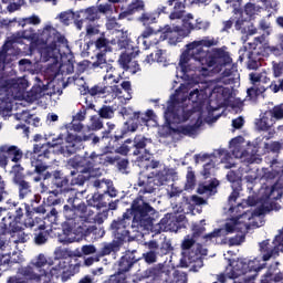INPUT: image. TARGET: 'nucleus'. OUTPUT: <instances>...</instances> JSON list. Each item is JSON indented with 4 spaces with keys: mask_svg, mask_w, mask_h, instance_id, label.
<instances>
[{
    "mask_svg": "<svg viewBox=\"0 0 283 283\" xmlns=\"http://www.w3.org/2000/svg\"><path fill=\"white\" fill-rule=\"evenodd\" d=\"M167 181H169V174L165 170L153 171L148 176H143L138 178L137 185L140 187L138 191V196L133 200L132 207L135 212L136 219L143 220L153 219L155 221V217L157 214L156 209L147 201L145 198L146 193H155L157 187L164 186Z\"/></svg>",
    "mask_w": 283,
    "mask_h": 283,
    "instance_id": "obj_1",
    "label": "nucleus"
},
{
    "mask_svg": "<svg viewBox=\"0 0 283 283\" xmlns=\"http://www.w3.org/2000/svg\"><path fill=\"white\" fill-rule=\"evenodd\" d=\"M189 103L192 107L185 105H178L179 98L177 95H171L170 101L168 102L167 109L165 112V117L167 122L174 124H180L187 122L195 113H201L202 106L205 104L203 95L200 94L199 90H193L188 96Z\"/></svg>",
    "mask_w": 283,
    "mask_h": 283,
    "instance_id": "obj_2",
    "label": "nucleus"
},
{
    "mask_svg": "<svg viewBox=\"0 0 283 283\" xmlns=\"http://www.w3.org/2000/svg\"><path fill=\"white\" fill-rule=\"evenodd\" d=\"M154 221L155 220L151 218H136V213L133 211V206H130V209H127L122 217L117 218L111 223V231L115 238V241L123 245L124 242L129 241L130 239V222L132 228H135L139 231H148L153 228Z\"/></svg>",
    "mask_w": 283,
    "mask_h": 283,
    "instance_id": "obj_3",
    "label": "nucleus"
},
{
    "mask_svg": "<svg viewBox=\"0 0 283 283\" xmlns=\"http://www.w3.org/2000/svg\"><path fill=\"white\" fill-rule=\"evenodd\" d=\"M80 200L76 191L72 195L67 196V203L63 207V214L65 218V222L63 226V242L73 243L80 240L76 235H73L76 227L81 223L83 216L87 212V206L85 202L76 203Z\"/></svg>",
    "mask_w": 283,
    "mask_h": 283,
    "instance_id": "obj_4",
    "label": "nucleus"
},
{
    "mask_svg": "<svg viewBox=\"0 0 283 283\" xmlns=\"http://www.w3.org/2000/svg\"><path fill=\"white\" fill-rule=\"evenodd\" d=\"M64 143L63 135H59L49 143H36L33 145L32 150H28L24 154L27 159H30L31 166L34 168L33 172L36 175H42L45 170L50 168L49 160L51 159L52 153L51 148H55Z\"/></svg>",
    "mask_w": 283,
    "mask_h": 283,
    "instance_id": "obj_5",
    "label": "nucleus"
},
{
    "mask_svg": "<svg viewBox=\"0 0 283 283\" xmlns=\"http://www.w3.org/2000/svg\"><path fill=\"white\" fill-rule=\"evenodd\" d=\"M21 38L35 44L41 42L42 44L46 45L49 51L52 52L59 50L61 45L67 44L65 36L59 33L51 25H46L41 34L35 33V31L32 29L24 30L21 34Z\"/></svg>",
    "mask_w": 283,
    "mask_h": 283,
    "instance_id": "obj_6",
    "label": "nucleus"
},
{
    "mask_svg": "<svg viewBox=\"0 0 283 283\" xmlns=\"http://www.w3.org/2000/svg\"><path fill=\"white\" fill-rule=\"evenodd\" d=\"M24 217L31 219L29 203H13L9 207L7 217L1 219L2 228L9 232H17L21 229L19 224L23 221Z\"/></svg>",
    "mask_w": 283,
    "mask_h": 283,
    "instance_id": "obj_7",
    "label": "nucleus"
},
{
    "mask_svg": "<svg viewBox=\"0 0 283 283\" xmlns=\"http://www.w3.org/2000/svg\"><path fill=\"white\" fill-rule=\"evenodd\" d=\"M80 263L69 264V262L61 260L55 266H52L49 271H43L42 283H54L53 277H62L63 282H66L71 276L80 272Z\"/></svg>",
    "mask_w": 283,
    "mask_h": 283,
    "instance_id": "obj_8",
    "label": "nucleus"
},
{
    "mask_svg": "<svg viewBox=\"0 0 283 283\" xmlns=\"http://www.w3.org/2000/svg\"><path fill=\"white\" fill-rule=\"evenodd\" d=\"M196 238H190L187 235L182 243L181 249L184 250L182 254L188 259L190 263L198 262L199 268L203 265L202 255H207L208 250L203 248L202 244H196Z\"/></svg>",
    "mask_w": 283,
    "mask_h": 283,
    "instance_id": "obj_9",
    "label": "nucleus"
},
{
    "mask_svg": "<svg viewBox=\"0 0 283 283\" xmlns=\"http://www.w3.org/2000/svg\"><path fill=\"white\" fill-rule=\"evenodd\" d=\"M95 212L87 207V212L82 216V221L73 231V235H76L78 239L83 237H87L93 230H96V227H91L88 223L92 221L102 223L103 220L99 218V213L94 216Z\"/></svg>",
    "mask_w": 283,
    "mask_h": 283,
    "instance_id": "obj_10",
    "label": "nucleus"
},
{
    "mask_svg": "<svg viewBox=\"0 0 283 283\" xmlns=\"http://www.w3.org/2000/svg\"><path fill=\"white\" fill-rule=\"evenodd\" d=\"M260 247L264 261L277 258L280 252L283 251V229L280 231V234L275 237L272 245L270 244V240H264L261 242Z\"/></svg>",
    "mask_w": 283,
    "mask_h": 283,
    "instance_id": "obj_11",
    "label": "nucleus"
},
{
    "mask_svg": "<svg viewBox=\"0 0 283 283\" xmlns=\"http://www.w3.org/2000/svg\"><path fill=\"white\" fill-rule=\"evenodd\" d=\"M91 140V136L87 135H77L69 133L65 137V146L61 150L67 156L76 154L78 150L84 149V143Z\"/></svg>",
    "mask_w": 283,
    "mask_h": 283,
    "instance_id": "obj_12",
    "label": "nucleus"
},
{
    "mask_svg": "<svg viewBox=\"0 0 283 283\" xmlns=\"http://www.w3.org/2000/svg\"><path fill=\"white\" fill-rule=\"evenodd\" d=\"M24 168L21 165L12 166V182L17 186L19 190V198L24 199L28 195L32 192V186L27 181L23 175Z\"/></svg>",
    "mask_w": 283,
    "mask_h": 283,
    "instance_id": "obj_13",
    "label": "nucleus"
},
{
    "mask_svg": "<svg viewBox=\"0 0 283 283\" xmlns=\"http://www.w3.org/2000/svg\"><path fill=\"white\" fill-rule=\"evenodd\" d=\"M260 252L262 254L261 258H255L253 260H250L248 263H241V269L238 270V273L240 275H245L248 273H253L248 276V280H254L258 276V273L263 270L266 266V261L263 259L264 254L261 251V245H260Z\"/></svg>",
    "mask_w": 283,
    "mask_h": 283,
    "instance_id": "obj_14",
    "label": "nucleus"
},
{
    "mask_svg": "<svg viewBox=\"0 0 283 283\" xmlns=\"http://www.w3.org/2000/svg\"><path fill=\"white\" fill-rule=\"evenodd\" d=\"M202 66H226L231 63L230 54L222 49H216L212 54H208L202 60Z\"/></svg>",
    "mask_w": 283,
    "mask_h": 283,
    "instance_id": "obj_15",
    "label": "nucleus"
},
{
    "mask_svg": "<svg viewBox=\"0 0 283 283\" xmlns=\"http://www.w3.org/2000/svg\"><path fill=\"white\" fill-rule=\"evenodd\" d=\"M160 38L156 42H163L168 40V43L170 45H176L177 43L181 42L185 38H187L182 32L180 27H174L165 25L160 31Z\"/></svg>",
    "mask_w": 283,
    "mask_h": 283,
    "instance_id": "obj_16",
    "label": "nucleus"
},
{
    "mask_svg": "<svg viewBox=\"0 0 283 283\" xmlns=\"http://www.w3.org/2000/svg\"><path fill=\"white\" fill-rule=\"evenodd\" d=\"M164 7H172L168 15L170 20H180L186 14V0H159Z\"/></svg>",
    "mask_w": 283,
    "mask_h": 283,
    "instance_id": "obj_17",
    "label": "nucleus"
},
{
    "mask_svg": "<svg viewBox=\"0 0 283 283\" xmlns=\"http://www.w3.org/2000/svg\"><path fill=\"white\" fill-rule=\"evenodd\" d=\"M52 185L61 192L66 196H72L76 192L71 188L70 176L65 175L62 170H54V177Z\"/></svg>",
    "mask_w": 283,
    "mask_h": 283,
    "instance_id": "obj_18",
    "label": "nucleus"
},
{
    "mask_svg": "<svg viewBox=\"0 0 283 283\" xmlns=\"http://www.w3.org/2000/svg\"><path fill=\"white\" fill-rule=\"evenodd\" d=\"M0 155L4 158L1 168H6L8 166L9 159L15 163V165H20L18 163H20L23 157L22 150L13 145H2L0 147Z\"/></svg>",
    "mask_w": 283,
    "mask_h": 283,
    "instance_id": "obj_19",
    "label": "nucleus"
},
{
    "mask_svg": "<svg viewBox=\"0 0 283 283\" xmlns=\"http://www.w3.org/2000/svg\"><path fill=\"white\" fill-rule=\"evenodd\" d=\"M137 250H127L125 254L118 261V269L119 273L125 274L126 272L130 271L132 268L142 260L140 256L136 255Z\"/></svg>",
    "mask_w": 283,
    "mask_h": 283,
    "instance_id": "obj_20",
    "label": "nucleus"
},
{
    "mask_svg": "<svg viewBox=\"0 0 283 283\" xmlns=\"http://www.w3.org/2000/svg\"><path fill=\"white\" fill-rule=\"evenodd\" d=\"M163 14H169V8L165 7L164 4H159L158 8L154 11H144L138 21L145 27H149L150 24L157 23V20Z\"/></svg>",
    "mask_w": 283,
    "mask_h": 283,
    "instance_id": "obj_21",
    "label": "nucleus"
},
{
    "mask_svg": "<svg viewBox=\"0 0 283 283\" xmlns=\"http://www.w3.org/2000/svg\"><path fill=\"white\" fill-rule=\"evenodd\" d=\"M91 48H94V53L107 54L113 51L111 41L106 38L105 33L102 32L98 36L90 41Z\"/></svg>",
    "mask_w": 283,
    "mask_h": 283,
    "instance_id": "obj_22",
    "label": "nucleus"
},
{
    "mask_svg": "<svg viewBox=\"0 0 283 283\" xmlns=\"http://www.w3.org/2000/svg\"><path fill=\"white\" fill-rule=\"evenodd\" d=\"M264 40H265L264 36L255 38V40H254L255 48L249 55V62H248L249 70H258L261 66L260 61L262 60L261 56H263V54H261L258 51V46H259V49H261V46H263Z\"/></svg>",
    "mask_w": 283,
    "mask_h": 283,
    "instance_id": "obj_23",
    "label": "nucleus"
},
{
    "mask_svg": "<svg viewBox=\"0 0 283 283\" xmlns=\"http://www.w3.org/2000/svg\"><path fill=\"white\" fill-rule=\"evenodd\" d=\"M70 165L80 172L90 174L93 170V163L87 159V151L84 156L76 155L70 160Z\"/></svg>",
    "mask_w": 283,
    "mask_h": 283,
    "instance_id": "obj_24",
    "label": "nucleus"
},
{
    "mask_svg": "<svg viewBox=\"0 0 283 283\" xmlns=\"http://www.w3.org/2000/svg\"><path fill=\"white\" fill-rule=\"evenodd\" d=\"M195 46V43L188 44L186 51L181 54L179 64L182 69L186 67L191 59L198 61L202 65V57Z\"/></svg>",
    "mask_w": 283,
    "mask_h": 283,
    "instance_id": "obj_25",
    "label": "nucleus"
},
{
    "mask_svg": "<svg viewBox=\"0 0 283 283\" xmlns=\"http://www.w3.org/2000/svg\"><path fill=\"white\" fill-rule=\"evenodd\" d=\"M146 9V3L144 0H133L127 9L118 14V20H124L135 13L144 12Z\"/></svg>",
    "mask_w": 283,
    "mask_h": 283,
    "instance_id": "obj_26",
    "label": "nucleus"
},
{
    "mask_svg": "<svg viewBox=\"0 0 283 283\" xmlns=\"http://www.w3.org/2000/svg\"><path fill=\"white\" fill-rule=\"evenodd\" d=\"M125 143L130 145L134 156H139L144 150L146 151L147 138L142 135H137L133 140L128 138Z\"/></svg>",
    "mask_w": 283,
    "mask_h": 283,
    "instance_id": "obj_27",
    "label": "nucleus"
},
{
    "mask_svg": "<svg viewBox=\"0 0 283 283\" xmlns=\"http://www.w3.org/2000/svg\"><path fill=\"white\" fill-rule=\"evenodd\" d=\"M2 87L11 92H23L28 87V81L23 77L9 78L3 82Z\"/></svg>",
    "mask_w": 283,
    "mask_h": 283,
    "instance_id": "obj_28",
    "label": "nucleus"
},
{
    "mask_svg": "<svg viewBox=\"0 0 283 283\" xmlns=\"http://www.w3.org/2000/svg\"><path fill=\"white\" fill-rule=\"evenodd\" d=\"M109 196L105 192L99 193V192H95L92 198H90L87 200L88 206L97 208V209H102V208H107L108 203H109Z\"/></svg>",
    "mask_w": 283,
    "mask_h": 283,
    "instance_id": "obj_29",
    "label": "nucleus"
},
{
    "mask_svg": "<svg viewBox=\"0 0 283 283\" xmlns=\"http://www.w3.org/2000/svg\"><path fill=\"white\" fill-rule=\"evenodd\" d=\"M106 54L107 53L94 52L95 61L91 64V69H93V70L106 69L107 73L115 70L111 64L107 63Z\"/></svg>",
    "mask_w": 283,
    "mask_h": 283,
    "instance_id": "obj_30",
    "label": "nucleus"
},
{
    "mask_svg": "<svg viewBox=\"0 0 283 283\" xmlns=\"http://www.w3.org/2000/svg\"><path fill=\"white\" fill-rule=\"evenodd\" d=\"M35 268L31 264L24 268L19 269V273L24 276L27 280L35 281L38 283L44 282L43 274H40V272H35Z\"/></svg>",
    "mask_w": 283,
    "mask_h": 283,
    "instance_id": "obj_31",
    "label": "nucleus"
},
{
    "mask_svg": "<svg viewBox=\"0 0 283 283\" xmlns=\"http://www.w3.org/2000/svg\"><path fill=\"white\" fill-rule=\"evenodd\" d=\"M128 130L123 127L116 128L114 133L111 134L108 145L113 149L114 147H117V145H120L124 139V137L127 135Z\"/></svg>",
    "mask_w": 283,
    "mask_h": 283,
    "instance_id": "obj_32",
    "label": "nucleus"
},
{
    "mask_svg": "<svg viewBox=\"0 0 283 283\" xmlns=\"http://www.w3.org/2000/svg\"><path fill=\"white\" fill-rule=\"evenodd\" d=\"M31 264L35 268L38 273L43 274L42 271H48L44 269V266H52L54 262L52 259H46V256L43 253H41L35 258V260L31 262Z\"/></svg>",
    "mask_w": 283,
    "mask_h": 283,
    "instance_id": "obj_33",
    "label": "nucleus"
},
{
    "mask_svg": "<svg viewBox=\"0 0 283 283\" xmlns=\"http://www.w3.org/2000/svg\"><path fill=\"white\" fill-rule=\"evenodd\" d=\"M192 44H196L195 48L198 50L199 55L203 60V57H206L207 55L210 54L203 50V46H206V48L216 46L218 44V42L214 39L207 38L201 41H195V42H192Z\"/></svg>",
    "mask_w": 283,
    "mask_h": 283,
    "instance_id": "obj_34",
    "label": "nucleus"
},
{
    "mask_svg": "<svg viewBox=\"0 0 283 283\" xmlns=\"http://www.w3.org/2000/svg\"><path fill=\"white\" fill-rule=\"evenodd\" d=\"M50 239V232L45 229L44 226H40L33 233V242L36 245L45 244Z\"/></svg>",
    "mask_w": 283,
    "mask_h": 283,
    "instance_id": "obj_35",
    "label": "nucleus"
},
{
    "mask_svg": "<svg viewBox=\"0 0 283 283\" xmlns=\"http://www.w3.org/2000/svg\"><path fill=\"white\" fill-rule=\"evenodd\" d=\"M42 197L40 195H34L29 205V211L31 212V220L34 213H45L46 209L43 205H40Z\"/></svg>",
    "mask_w": 283,
    "mask_h": 283,
    "instance_id": "obj_36",
    "label": "nucleus"
},
{
    "mask_svg": "<svg viewBox=\"0 0 283 283\" xmlns=\"http://www.w3.org/2000/svg\"><path fill=\"white\" fill-rule=\"evenodd\" d=\"M48 90L46 85H34L28 93L27 97L30 102H35L44 96V92Z\"/></svg>",
    "mask_w": 283,
    "mask_h": 283,
    "instance_id": "obj_37",
    "label": "nucleus"
},
{
    "mask_svg": "<svg viewBox=\"0 0 283 283\" xmlns=\"http://www.w3.org/2000/svg\"><path fill=\"white\" fill-rule=\"evenodd\" d=\"M160 224H161L165 229H168V230L174 231V232H177L179 229L182 228L178 221L175 222V220H174V214H172V213H167V214L160 220Z\"/></svg>",
    "mask_w": 283,
    "mask_h": 283,
    "instance_id": "obj_38",
    "label": "nucleus"
},
{
    "mask_svg": "<svg viewBox=\"0 0 283 283\" xmlns=\"http://www.w3.org/2000/svg\"><path fill=\"white\" fill-rule=\"evenodd\" d=\"M19 40H20V38H17V36L8 38V40L6 41V43L3 44V46L0 50V64L6 63V59L8 56V51L11 50L13 48V44L18 43Z\"/></svg>",
    "mask_w": 283,
    "mask_h": 283,
    "instance_id": "obj_39",
    "label": "nucleus"
},
{
    "mask_svg": "<svg viewBox=\"0 0 283 283\" xmlns=\"http://www.w3.org/2000/svg\"><path fill=\"white\" fill-rule=\"evenodd\" d=\"M139 54V51L134 49L132 53L124 52L120 54L118 59V64L125 71L129 64L133 63V59H135Z\"/></svg>",
    "mask_w": 283,
    "mask_h": 283,
    "instance_id": "obj_40",
    "label": "nucleus"
},
{
    "mask_svg": "<svg viewBox=\"0 0 283 283\" xmlns=\"http://www.w3.org/2000/svg\"><path fill=\"white\" fill-rule=\"evenodd\" d=\"M84 174L88 172L78 171V174H76L74 170L71 171L70 176L72 179L70 178V188H72V186H84L85 181L90 178V175L85 176Z\"/></svg>",
    "mask_w": 283,
    "mask_h": 283,
    "instance_id": "obj_41",
    "label": "nucleus"
},
{
    "mask_svg": "<svg viewBox=\"0 0 283 283\" xmlns=\"http://www.w3.org/2000/svg\"><path fill=\"white\" fill-rule=\"evenodd\" d=\"M120 245H122L120 243H118L117 241L114 240L111 243H105L102 247L101 251H98L96 254L101 259V258H103L105 255H109L112 252L118 251Z\"/></svg>",
    "mask_w": 283,
    "mask_h": 283,
    "instance_id": "obj_42",
    "label": "nucleus"
},
{
    "mask_svg": "<svg viewBox=\"0 0 283 283\" xmlns=\"http://www.w3.org/2000/svg\"><path fill=\"white\" fill-rule=\"evenodd\" d=\"M84 18L85 21L94 22L99 18L98 10L94 7L77 12V18Z\"/></svg>",
    "mask_w": 283,
    "mask_h": 283,
    "instance_id": "obj_43",
    "label": "nucleus"
},
{
    "mask_svg": "<svg viewBox=\"0 0 283 283\" xmlns=\"http://www.w3.org/2000/svg\"><path fill=\"white\" fill-rule=\"evenodd\" d=\"M193 15L191 13L187 14L184 20H182V27L181 28V33L184 35L189 36L191 31H195L196 24L192 23Z\"/></svg>",
    "mask_w": 283,
    "mask_h": 283,
    "instance_id": "obj_44",
    "label": "nucleus"
},
{
    "mask_svg": "<svg viewBox=\"0 0 283 283\" xmlns=\"http://www.w3.org/2000/svg\"><path fill=\"white\" fill-rule=\"evenodd\" d=\"M219 186V181L217 179L212 180L210 184H200L197 192L199 195H213L217 192V187Z\"/></svg>",
    "mask_w": 283,
    "mask_h": 283,
    "instance_id": "obj_45",
    "label": "nucleus"
},
{
    "mask_svg": "<svg viewBox=\"0 0 283 283\" xmlns=\"http://www.w3.org/2000/svg\"><path fill=\"white\" fill-rule=\"evenodd\" d=\"M165 273L164 268L160 265L148 268L144 272V276L149 279L153 277L155 281H158L161 279L163 274Z\"/></svg>",
    "mask_w": 283,
    "mask_h": 283,
    "instance_id": "obj_46",
    "label": "nucleus"
},
{
    "mask_svg": "<svg viewBox=\"0 0 283 283\" xmlns=\"http://www.w3.org/2000/svg\"><path fill=\"white\" fill-rule=\"evenodd\" d=\"M272 270L273 268L271 266L269 271L265 273V275L263 276V279L261 280V283H277L283 281V273L279 272L274 274Z\"/></svg>",
    "mask_w": 283,
    "mask_h": 283,
    "instance_id": "obj_47",
    "label": "nucleus"
},
{
    "mask_svg": "<svg viewBox=\"0 0 283 283\" xmlns=\"http://www.w3.org/2000/svg\"><path fill=\"white\" fill-rule=\"evenodd\" d=\"M154 34H157L155 31H154V29L153 28H150V27H148V28H146L144 31H143V33L139 35V38H138V43H143L144 44V46H145V49L147 50V49H149V46H150V42L148 43L147 41H146V39H148V38H150L151 35H154Z\"/></svg>",
    "mask_w": 283,
    "mask_h": 283,
    "instance_id": "obj_48",
    "label": "nucleus"
},
{
    "mask_svg": "<svg viewBox=\"0 0 283 283\" xmlns=\"http://www.w3.org/2000/svg\"><path fill=\"white\" fill-rule=\"evenodd\" d=\"M266 91L264 86H252L248 88V97L251 101H255L261 94H263Z\"/></svg>",
    "mask_w": 283,
    "mask_h": 283,
    "instance_id": "obj_49",
    "label": "nucleus"
},
{
    "mask_svg": "<svg viewBox=\"0 0 283 283\" xmlns=\"http://www.w3.org/2000/svg\"><path fill=\"white\" fill-rule=\"evenodd\" d=\"M104 283H127L126 275L119 271L111 275Z\"/></svg>",
    "mask_w": 283,
    "mask_h": 283,
    "instance_id": "obj_50",
    "label": "nucleus"
},
{
    "mask_svg": "<svg viewBox=\"0 0 283 283\" xmlns=\"http://www.w3.org/2000/svg\"><path fill=\"white\" fill-rule=\"evenodd\" d=\"M205 220H201L200 223H195L192 226V238L197 239L203 235V233L206 232V228H205Z\"/></svg>",
    "mask_w": 283,
    "mask_h": 283,
    "instance_id": "obj_51",
    "label": "nucleus"
},
{
    "mask_svg": "<svg viewBox=\"0 0 283 283\" xmlns=\"http://www.w3.org/2000/svg\"><path fill=\"white\" fill-rule=\"evenodd\" d=\"M238 276H240V273H239V271L238 272H235L234 270H232L231 272H229V273H220V274H217V280L218 281H216V282H213V283H227V280L228 279H237Z\"/></svg>",
    "mask_w": 283,
    "mask_h": 283,
    "instance_id": "obj_52",
    "label": "nucleus"
},
{
    "mask_svg": "<svg viewBox=\"0 0 283 283\" xmlns=\"http://www.w3.org/2000/svg\"><path fill=\"white\" fill-rule=\"evenodd\" d=\"M59 18H60V21H61L64 25H69L72 20H74L75 18H77V12L74 13L73 11L69 10V11L62 12V13L59 15Z\"/></svg>",
    "mask_w": 283,
    "mask_h": 283,
    "instance_id": "obj_53",
    "label": "nucleus"
},
{
    "mask_svg": "<svg viewBox=\"0 0 283 283\" xmlns=\"http://www.w3.org/2000/svg\"><path fill=\"white\" fill-rule=\"evenodd\" d=\"M178 133L185 136L193 137L198 134V130L193 125H185L178 129Z\"/></svg>",
    "mask_w": 283,
    "mask_h": 283,
    "instance_id": "obj_54",
    "label": "nucleus"
},
{
    "mask_svg": "<svg viewBox=\"0 0 283 283\" xmlns=\"http://www.w3.org/2000/svg\"><path fill=\"white\" fill-rule=\"evenodd\" d=\"M107 91V87L106 86H103L101 84H97V85H94L93 87L88 88L87 87V93L91 95V96H101V95H104Z\"/></svg>",
    "mask_w": 283,
    "mask_h": 283,
    "instance_id": "obj_55",
    "label": "nucleus"
},
{
    "mask_svg": "<svg viewBox=\"0 0 283 283\" xmlns=\"http://www.w3.org/2000/svg\"><path fill=\"white\" fill-rule=\"evenodd\" d=\"M99 117L105 118V119H111L114 117V109L112 106H106L103 105L99 111H97Z\"/></svg>",
    "mask_w": 283,
    "mask_h": 283,
    "instance_id": "obj_56",
    "label": "nucleus"
},
{
    "mask_svg": "<svg viewBox=\"0 0 283 283\" xmlns=\"http://www.w3.org/2000/svg\"><path fill=\"white\" fill-rule=\"evenodd\" d=\"M238 223L239 221L237 219H232L231 222L224 224V228H220L223 229L222 237L233 233L237 230Z\"/></svg>",
    "mask_w": 283,
    "mask_h": 283,
    "instance_id": "obj_57",
    "label": "nucleus"
},
{
    "mask_svg": "<svg viewBox=\"0 0 283 283\" xmlns=\"http://www.w3.org/2000/svg\"><path fill=\"white\" fill-rule=\"evenodd\" d=\"M172 251H174V247H172L171 242L170 241H164L160 244V248L158 249L157 253L160 256H164V255H167V254L171 253Z\"/></svg>",
    "mask_w": 283,
    "mask_h": 283,
    "instance_id": "obj_58",
    "label": "nucleus"
},
{
    "mask_svg": "<svg viewBox=\"0 0 283 283\" xmlns=\"http://www.w3.org/2000/svg\"><path fill=\"white\" fill-rule=\"evenodd\" d=\"M157 255L158 251L156 252L155 250H150L148 252L143 253V256L140 258L144 259L147 264H154L157 262Z\"/></svg>",
    "mask_w": 283,
    "mask_h": 283,
    "instance_id": "obj_59",
    "label": "nucleus"
},
{
    "mask_svg": "<svg viewBox=\"0 0 283 283\" xmlns=\"http://www.w3.org/2000/svg\"><path fill=\"white\" fill-rule=\"evenodd\" d=\"M272 118L277 120L283 119V104L274 106L268 112Z\"/></svg>",
    "mask_w": 283,
    "mask_h": 283,
    "instance_id": "obj_60",
    "label": "nucleus"
},
{
    "mask_svg": "<svg viewBox=\"0 0 283 283\" xmlns=\"http://www.w3.org/2000/svg\"><path fill=\"white\" fill-rule=\"evenodd\" d=\"M112 149L115 150V153L120 154L123 156H127L129 151H132V145L124 143H120L117 145V147H113Z\"/></svg>",
    "mask_w": 283,
    "mask_h": 283,
    "instance_id": "obj_61",
    "label": "nucleus"
},
{
    "mask_svg": "<svg viewBox=\"0 0 283 283\" xmlns=\"http://www.w3.org/2000/svg\"><path fill=\"white\" fill-rule=\"evenodd\" d=\"M270 90L276 94V93H283V77L277 78L275 81H273L270 85Z\"/></svg>",
    "mask_w": 283,
    "mask_h": 283,
    "instance_id": "obj_62",
    "label": "nucleus"
},
{
    "mask_svg": "<svg viewBox=\"0 0 283 283\" xmlns=\"http://www.w3.org/2000/svg\"><path fill=\"white\" fill-rule=\"evenodd\" d=\"M269 118L266 116H263L262 118L258 119L255 125L259 130L266 132L271 128V126L268 123Z\"/></svg>",
    "mask_w": 283,
    "mask_h": 283,
    "instance_id": "obj_63",
    "label": "nucleus"
},
{
    "mask_svg": "<svg viewBox=\"0 0 283 283\" xmlns=\"http://www.w3.org/2000/svg\"><path fill=\"white\" fill-rule=\"evenodd\" d=\"M13 233H15L12 235L14 243H25L28 241V235L24 232H22L21 229Z\"/></svg>",
    "mask_w": 283,
    "mask_h": 283,
    "instance_id": "obj_64",
    "label": "nucleus"
}]
</instances>
